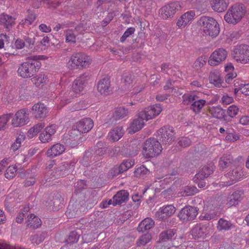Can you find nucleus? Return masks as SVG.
<instances>
[{"label": "nucleus", "mask_w": 249, "mask_h": 249, "mask_svg": "<svg viewBox=\"0 0 249 249\" xmlns=\"http://www.w3.org/2000/svg\"><path fill=\"white\" fill-rule=\"evenodd\" d=\"M203 34L212 37H216L219 33V27L217 21L213 18L201 17L199 19Z\"/></svg>", "instance_id": "2"}, {"label": "nucleus", "mask_w": 249, "mask_h": 249, "mask_svg": "<svg viewBox=\"0 0 249 249\" xmlns=\"http://www.w3.org/2000/svg\"><path fill=\"white\" fill-rule=\"evenodd\" d=\"M17 169L15 166H9L6 170L5 177L7 178L11 179L15 176Z\"/></svg>", "instance_id": "52"}, {"label": "nucleus", "mask_w": 249, "mask_h": 249, "mask_svg": "<svg viewBox=\"0 0 249 249\" xmlns=\"http://www.w3.org/2000/svg\"><path fill=\"white\" fill-rule=\"evenodd\" d=\"M162 108L160 104L151 105L139 113V116L145 120L152 119L160 114Z\"/></svg>", "instance_id": "12"}, {"label": "nucleus", "mask_w": 249, "mask_h": 249, "mask_svg": "<svg viewBox=\"0 0 249 249\" xmlns=\"http://www.w3.org/2000/svg\"><path fill=\"white\" fill-rule=\"evenodd\" d=\"M97 90L101 94L105 96L111 93L110 81L108 77H105L99 81L97 84Z\"/></svg>", "instance_id": "18"}, {"label": "nucleus", "mask_w": 249, "mask_h": 249, "mask_svg": "<svg viewBox=\"0 0 249 249\" xmlns=\"http://www.w3.org/2000/svg\"><path fill=\"white\" fill-rule=\"evenodd\" d=\"M45 126L44 123H40L35 124L31 127L28 131L29 137H33L34 136L36 135Z\"/></svg>", "instance_id": "43"}, {"label": "nucleus", "mask_w": 249, "mask_h": 249, "mask_svg": "<svg viewBox=\"0 0 249 249\" xmlns=\"http://www.w3.org/2000/svg\"><path fill=\"white\" fill-rule=\"evenodd\" d=\"M39 56L33 55L29 57V60L21 64L18 68V75L24 78L31 77L39 70L41 63L38 60Z\"/></svg>", "instance_id": "1"}, {"label": "nucleus", "mask_w": 249, "mask_h": 249, "mask_svg": "<svg viewBox=\"0 0 249 249\" xmlns=\"http://www.w3.org/2000/svg\"><path fill=\"white\" fill-rule=\"evenodd\" d=\"M226 133H227V135L226 137V139L227 140L231 142H234L239 138V137L238 136V135L230 133L229 129L226 130Z\"/></svg>", "instance_id": "62"}, {"label": "nucleus", "mask_w": 249, "mask_h": 249, "mask_svg": "<svg viewBox=\"0 0 249 249\" xmlns=\"http://www.w3.org/2000/svg\"><path fill=\"white\" fill-rule=\"evenodd\" d=\"M227 175L230 181L225 183L226 186H230L240 180L243 176L242 172L239 168L233 169L231 172H229Z\"/></svg>", "instance_id": "21"}, {"label": "nucleus", "mask_w": 249, "mask_h": 249, "mask_svg": "<svg viewBox=\"0 0 249 249\" xmlns=\"http://www.w3.org/2000/svg\"><path fill=\"white\" fill-rule=\"evenodd\" d=\"M128 114V110L124 107L117 108L113 114V119L115 120L123 119Z\"/></svg>", "instance_id": "42"}, {"label": "nucleus", "mask_w": 249, "mask_h": 249, "mask_svg": "<svg viewBox=\"0 0 249 249\" xmlns=\"http://www.w3.org/2000/svg\"><path fill=\"white\" fill-rule=\"evenodd\" d=\"M93 126V122L90 118H84L72 126V129L70 131L69 135L71 138H74L75 136H77L81 133H87Z\"/></svg>", "instance_id": "6"}, {"label": "nucleus", "mask_w": 249, "mask_h": 249, "mask_svg": "<svg viewBox=\"0 0 249 249\" xmlns=\"http://www.w3.org/2000/svg\"><path fill=\"white\" fill-rule=\"evenodd\" d=\"M93 152V156L95 158H98L102 156L106 152L105 147H99L98 146H95L93 149H90Z\"/></svg>", "instance_id": "48"}, {"label": "nucleus", "mask_w": 249, "mask_h": 249, "mask_svg": "<svg viewBox=\"0 0 249 249\" xmlns=\"http://www.w3.org/2000/svg\"><path fill=\"white\" fill-rule=\"evenodd\" d=\"M162 151L160 143L155 138H149L144 142L142 154L146 158H152L159 155Z\"/></svg>", "instance_id": "4"}, {"label": "nucleus", "mask_w": 249, "mask_h": 249, "mask_svg": "<svg viewBox=\"0 0 249 249\" xmlns=\"http://www.w3.org/2000/svg\"><path fill=\"white\" fill-rule=\"evenodd\" d=\"M233 158L230 155H224L219 161V166L222 170L229 167L233 162Z\"/></svg>", "instance_id": "37"}, {"label": "nucleus", "mask_w": 249, "mask_h": 249, "mask_svg": "<svg viewBox=\"0 0 249 249\" xmlns=\"http://www.w3.org/2000/svg\"><path fill=\"white\" fill-rule=\"evenodd\" d=\"M213 172V168L212 166H204L200 171L196 174L193 180L195 182H197L199 180H203L207 178L209 175Z\"/></svg>", "instance_id": "22"}, {"label": "nucleus", "mask_w": 249, "mask_h": 249, "mask_svg": "<svg viewBox=\"0 0 249 249\" xmlns=\"http://www.w3.org/2000/svg\"><path fill=\"white\" fill-rule=\"evenodd\" d=\"M239 112V108L235 106H230L227 109V114L231 118L235 116Z\"/></svg>", "instance_id": "53"}, {"label": "nucleus", "mask_w": 249, "mask_h": 249, "mask_svg": "<svg viewBox=\"0 0 249 249\" xmlns=\"http://www.w3.org/2000/svg\"><path fill=\"white\" fill-rule=\"evenodd\" d=\"M77 204L74 206L73 204H70L66 212L67 216L69 218L79 217L80 216L81 211L77 206Z\"/></svg>", "instance_id": "29"}, {"label": "nucleus", "mask_w": 249, "mask_h": 249, "mask_svg": "<svg viewBox=\"0 0 249 249\" xmlns=\"http://www.w3.org/2000/svg\"><path fill=\"white\" fill-rule=\"evenodd\" d=\"M206 233V227L200 224L196 225L192 230V235L195 239L203 236Z\"/></svg>", "instance_id": "32"}, {"label": "nucleus", "mask_w": 249, "mask_h": 249, "mask_svg": "<svg viewBox=\"0 0 249 249\" xmlns=\"http://www.w3.org/2000/svg\"><path fill=\"white\" fill-rule=\"evenodd\" d=\"M206 61L205 57H200L196 60L193 66L196 69L198 70L202 68L206 64Z\"/></svg>", "instance_id": "54"}, {"label": "nucleus", "mask_w": 249, "mask_h": 249, "mask_svg": "<svg viewBox=\"0 0 249 249\" xmlns=\"http://www.w3.org/2000/svg\"><path fill=\"white\" fill-rule=\"evenodd\" d=\"M178 144L182 147H186L190 145L191 140L187 137H182L179 139Z\"/></svg>", "instance_id": "58"}, {"label": "nucleus", "mask_w": 249, "mask_h": 249, "mask_svg": "<svg viewBox=\"0 0 249 249\" xmlns=\"http://www.w3.org/2000/svg\"><path fill=\"white\" fill-rule=\"evenodd\" d=\"M211 115L219 120H226L227 117L225 116V110L220 107H213L209 109V111Z\"/></svg>", "instance_id": "26"}, {"label": "nucleus", "mask_w": 249, "mask_h": 249, "mask_svg": "<svg viewBox=\"0 0 249 249\" xmlns=\"http://www.w3.org/2000/svg\"><path fill=\"white\" fill-rule=\"evenodd\" d=\"M175 212V207L172 205H169L160 208L156 213V215L159 218H163L165 216H171Z\"/></svg>", "instance_id": "23"}, {"label": "nucleus", "mask_w": 249, "mask_h": 249, "mask_svg": "<svg viewBox=\"0 0 249 249\" xmlns=\"http://www.w3.org/2000/svg\"><path fill=\"white\" fill-rule=\"evenodd\" d=\"M79 236L78 235L76 231H72L70 232L67 240V242L68 243L76 242L79 239Z\"/></svg>", "instance_id": "57"}, {"label": "nucleus", "mask_w": 249, "mask_h": 249, "mask_svg": "<svg viewBox=\"0 0 249 249\" xmlns=\"http://www.w3.org/2000/svg\"><path fill=\"white\" fill-rule=\"evenodd\" d=\"M98 160V158H95L93 155V152L90 149L86 151L82 160V164L85 166L90 165L91 163L95 162Z\"/></svg>", "instance_id": "33"}, {"label": "nucleus", "mask_w": 249, "mask_h": 249, "mask_svg": "<svg viewBox=\"0 0 249 249\" xmlns=\"http://www.w3.org/2000/svg\"><path fill=\"white\" fill-rule=\"evenodd\" d=\"M124 130L122 126H116L108 133V137L113 141H118L124 135Z\"/></svg>", "instance_id": "31"}, {"label": "nucleus", "mask_w": 249, "mask_h": 249, "mask_svg": "<svg viewBox=\"0 0 249 249\" xmlns=\"http://www.w3.org/2000/svg\"><path fill=\"white\" fill-rule=\"evenodd\" d=\"M234 227L231 221L225 219L221 218L218 221L217 229L218 231H229Z\"/></svg>", "instance_id": "36"}, {"label": "nucleus", "mask_w": 249, "mask_h": 249, "mask_svg": "<svg viewBox=\"0 0 249 249\" xmlns=\"http://www.w3.org/2000/svg\"><path fill=\"white\" fill-rule=\"evenodd\" d=\"M129 194L125 190H121L117 193V194L113 197V206L117 205H121L122 203L125 202L128 198Z\"/></svg>", "instance_id": "24"}, {"label": "nucleus", "mask_w": 249, "mask_h": 249, "mask_svg": "<svg viewBox=\"0 0 249 249\" xmlns=\"http://www.w3.org/2000/svg\"><path fill=\"white\" fill-rule=\"evenodd\" d=\"M125 164L123 162L119 166L115 167L113 170L114 171V174L115 175H118L123 173L124 172L127 170Z\"/></svg>", "instance_id": "61"}, {"label": "nucleus", "mask_w": 249, "mask_h": 249, "mask_svg": "<svg viewBox=\"0 0 249 249\" xmlns=\"http://www.w3.org/2000/svg\"><path fill=\"white\" fill-rule=\"evenodd\" d=\"M33 114L36 119H44L48 113V110L45 106L42 103H37L32 107Z\"/></svg>", "instance_id": "19"}, {"label": "nucleus", "mask_w": 249, "mask_h": 249, "mask_svg": "<svg viewBox=\"0 0 249 249\" xmlns=\"http://www.w3.org/2000/svg\"><path fill=\"white\" fill-rule=\"evenodd\" d=\"M209 79L210 83L214 84L216 87H220L222 83V79L220 75L217 71L211 72L210 73Z\"/></svg>", "instance_id": "38"}, {"label": "nucleus", "mask_w": 249, "mask_h": 249, "mask_svg": "<svg viewBox=\"0 0 249 249\" xmlns=\"http://www.w3.org/2000/svg\"><path fill=\"white\" fill-rule=\"evenodd\" d=\"M89 79V74L86 73L83 74L77 77L73 82L72 92L75 95L79 94L83 90Z\"/></svg>", "instance_id": "14"}, {"label": "nucleus", "mask_w": 249, "mask_h": 249, "mask_svg": "<svg viewBox=\"0 0 249 249\" xmlns=\"http://www.w3.org/2000/svg\"><path fill=\"white\" fill-rule=\"evenodd\" d=\"M198 210L196 207L186 206L179 212L178 216L180 220L187 222L194 220L198 214Z\"/></svg>", "instance_id": "11"}, {"label": "nucleus", "mask_w": 249, "mask_h": 249, "mask_svg": "<svg viewBox=\"0 0 249 249\" xmlns=\"http://www.w3.org/2000/svg\"><path fill=\"white\" fill-rule=\"evenodd\" d=\"M198 192L197 188L194 186H186L181 192L183 196H190L196 194Z\"/></svg>", "instance_id": "45"}, {"label": "nucleus", "mask_w": 249, "mask_h": 249, "mask_svg": "<svg viewBox=\"0 0 249 249\" xmlns=\"http://www.w3.org/2000/svg\"><path fill=\"white\" fill-rule=\"evenodd\" d=\"M12 116V113H9L0 117V130L3 129L4 128L7 122Z\"/></svg>", "instance_id": "51"}, {"label": "nucleus", "mask_w": 249, "mask_h": 249, "mask_svg": "<svg viewBox=\"0 0 249 249\" xmlns=\"http://www.w3.org/2000/svg\"><path fill=\"white\" fill-rule=\"evenodd\" d=\"M74 28L66 30L64 33L66 37V42L75 43L76 41V37L79 34H83L87 29V23L82 22L78 24L75 23Z\"/></svg>", "instance_id": "8"}, {"label": "nucleus", "mask_w": 249, "mask_h": 249, "mask_svg": "<svg viewBox=\"0 0 249 249\" xmlns=\"http://www.w3.org/2000/svg\"><path fill=\"white\" fill-rule=\"evenodd\" d=\"M25 136L23 133H20L16 138L15 142L12 144L11 146V150L13 151H15L18 149L21 146V142L24 141Z\"/></svg>", "instance_id": "44"}, {"label": "nucleus", "mask_w": 249, "mask_h": 249, "mask_svg": "<svg viewBox=\"0 0 249 249\" xmlns=\"http://www.w3.org/2000/svg\"><path fill=\"white\" fill-rule=\"evenodd\" d=\"M182 8V4L179 1H172L162 7L159 11L160 17L163 19L172 18L176 13Z\"/></svg>", "instance_id": "7"}, {"label": "nucleus", "mask_w": 249, "mask_h": 249, "mask_svg": "<svg viewBox=\"0 0 249 249\" xmlns=\"http://www.w3.org/2000/svg\"><path fill=\"white\" fill-rule=\"evenodd\" d=\"M240 91L243 94L246 95H249V84H241Z\"/></svg>", "instance_id": "64"}, {"label": "nucleus", "mask_w": 249, "mask_h": 249, "mask_svg": "<svg viewBox=\"0 0 249 249\" xmlns=\"http://www.w3.org/2000/svg\"><path fill=\"white\" fill-rule=\"evenodd\" d=\"M57 126L52 124L46 127L45 130L40 133L39 138L43 143L48 142L52 140V136L56 132Z\"/></svg>", "instance_id": "16"}, {"label": "nucleus", "mask_w": 249, "mask_h": 249, "mask_svg": "<svg viewBox=\"0 0 249 249\" xmlns=\"http://www.w3.org/2000/svg\"><path fill=\"white\" fill-rule=\"evenodd\" d=\"M232 56L237 62L246 64L249 62V46L247 45L237 46L233 50Z\"/></svg>", "instance_id": "9"}, {"label": "nucleus", "mask_w": 249, "mask_h": 249, "mask_svg": "<svg viewBox=\"0 0 249 249\" xmlns=\"http://www.w3.org/2000/svg\"><path fill=\"white\" fill-rule=\"evenodd\" d=\"M206 101L200 99L198 96L191 106V108L195 112H199L206 104Z\"/></svg>", "instance_id": "39"}, {"label": "nucleus", "mask_w": 249, "mask_h": 249, "mask_svg": "<svg viewBox=\"0 0 249 249\" xmlns=\"http://www.w3.org/2000/svg\"><path fill=\"white\" fill-rule=\"evenodd\" d=\"M246 12V8L243 4H235L229 9L224 19L229 23L235 24L241 20Z\"/></svg>", "instance_id": "3"}, {"label": "nucleus", "mask_w": 249, "mask_h": 249, "mask_svg": "<svg viewBox=\"0 0 249 249\" xmlns=\"http://www.w3.org/2000/svg\"><path fill=\"white\" fill-rule=\"evenodd\" d=\"M151 239V235L149 233H146L141 236L137 242L138 246H144L148 243Z\"/></svg>", "instance_id": "50"}, {"label": "nucleus", "mask_w": 249, "mask_h": 249, "mask_svg": "<svg viewBox=\"0 0 249 249\" xmlns=\"http://www.w3.org/2000/svg\"><path fill=\"white\" fill-rule=\"evenodd\" d=\"M227 54V51L222 48L215 50L209 57V64L213 66L218 65L226 59Z\"/></svg>", "instance_id": "13"}, {"label": "nucleus", "mask_w": 249, "mask_h": 249, "mask_svg": "<svg viewBox=\"0 0 249 249\" xmlns=\"http://www.w3.org/2000/svg\"><path fill=\"white\" fill-rule=\"evenodd\" d=\"M71 169V165L67 162L62 163L58 167L56 168L55 174L56 177H63L66 175Z\"/></svg>", "instance_id": "35"}, {"label": "nucleus", "mask_w": 249, "mask_h": 249, "mask_svg": "<svg viewBox=\"0 0 249 249\" xmlns=\"http://www.w3.org/2000/svg\"><path fill=\"white\" fill-rule=\"evenodd\" d=\"M176 233V230L170 229L162 231L160 234V240L161 242H167L171 240Z\"/></svg>", "instance_id": "34"}, {"label": "nucleus", "mask_w": 249, "mask_h": 249, "mask_svg": "<svg viewBox=\"0 0 249 249\" xmlns=\"http://www.w3.org/2000/svg\"><path fill=\"white\" fill-rule=\"evenodd\" d=\"M23 40L25 41V47L28 48H32L35 43L34 38H30L29 36H24Z\"/></svg>", "instance_id": "60"}, {"label": "nucleus", "mask_w": 249, "mask_h": 249, "mask_svg": "<svg viewBox=\"0 0 249 249\" xmlns=\"http://www.w3.org/2000/svg\"><path fill=\"white\" fill-rule=\"evenodd\" d=\"M150 173L149 171L144 166L142 165L136 169L134 172L135 176L138 178H144Z\"/></svg>", "instance_id": "46"}, {"label": "nucleus", "mask_w": 249, "mask_h": 249, "mask_svg": "<svg viewBox=\"0 0 249 249\" xmlns=\"http://www.w3.org/2000/svg\"><path fill=\"white\" fill-rule=\"evenodd\" d=\"M65 150V147L64 145L56 143L54 144L50 149H49L46 154L48 157H54L62 154Z\"/></svg>", "instance_id": "25"}, {"label": "nucleus", "mask_w": 249, "mask_h": 249, "mask_svg": "<svg viewBox=\"0 0 249 249\" xmlns=\"http://www.w3.org/2000/svg\"><path fill=\"white\" fill-rule=\"evenodd\" d=\"M197 96V95L194 93L191 94H184L182 96L183 103L184 105H191V106H192V103L195 101L196 98Z\"/></svg>", "instance_id": "47"}, {"label": "nucleus", "mask_w": 249, "mask_h": 249, "mask_svg": "<svg viewBox=\"0 0 249 249\" xmlns=\"http://www.w3.org/2000/svg\"><path fill=\"white\" fill-rule=\"evenodd\" d=\"M157 136L164 144H170L174 140V131L172 127L166 125L160 128L157 132Z\"/></svg>", "instance_id": "10"}, {"label": "nucleus", "mask_w": 249, "mask_h": 249, "mask_svg": "<svg viewBox=\"0 0 249 249\" xmlns=\"http://www.w3.org/2000/svg\"><path fill=\"white\" fill-rule=\"evenodd\" d=\"M9 42V37L3 34L0 35V49L4 48V44H8Z\"/></svg>", "instance_id": "59"}, {"label": "nucleus", "mask_w": 249, "mask_h": 249, "mask_svg": "<svg viewBox=\"0 0 249 249\" xmlns=\"http://www.w3.org/2000/svg\"><path fill=\"white\" fill-rule=\"evenodd\" d=\"M133 75L129 72H126L123 74L122 78V82L124 84L125 86H129L133 82Z\"/></svg>", "instance_id": "49"}, {"label": "nucleus", "mask_w": 249, "mask_h": 249, "mask_svg": "<svg viewBox=\"0 0 249 249\" xmlns=\"http://www.w3.org/2000/svg\"><path fill=\"white\" fill-rule=\"evenodd\" d=\"M135 29L134 28L130 27L128 28L124 33L123 35L120 38V41L121 42H124L126 39L129 37L130 35L134 34Z\"/></svg>", "instance_id": "55"}, {"label": "nucleus", "mask_w": 249, "mask_h": 249, "mask_svg": "<svg viewBox=\"0 0 249 249\" xmlns=\"http://www.w3.org/2000/svg\"><path fill=\"white\" fill-rule=\"evenodd\" d=\"M144 119L142 118L138 114V118L134 119L130 124V131L133 133L140 130L144 126Z\"/></svg>", "instance_id": "27"}, {"label": "nucleus", "mask_w": 249, "mask_h": 249, "mask_svg": "<svg viewBox=\"0 0 249 249\" xmlns=\"http://www.w3.org/2000/svg\"><path fill=\"white\" fill-rule=\"evenodd\" d=\"M195 16V12L193 11H190L183 14L181 17L182 18H183L185 21H186V23L188 24L189 22L194 18Z\"/></svg>", "instance_id": "56"}, {"label": "nucleus", "mask_w": 249, "mask_h": 249, "mask_svg": "<svg viewBox=\"0 0 249 249\" xmlns=\"http://www.w3.org/2000/svg\"><path fill=\"white\" fill-rule=\"evenodd\" d=\"M86 186L85 181L84 180H80L77 182L75 193L76 194L80 193Z\"/></svg>", "instance_id": "63"}, {"label": "nucleus", "mask_w": 249, "mask_h": 249, "mask_svg": "<svg viewBox=\"0 0 249 249\" xmlns=\"http://www.w3.org/2000/svg\"><path fill=\"white\" fill-rule=\"evenodd\" d=\"M244 197V192L242 191H236L230 195L227 199V205L231 207L237 205Z\"/></svg>", "instance_id": "17"}, {"label": "nucleus", "mask_w": 249, "mask_h": 249, "mask_svg": "<svg viewBox=\"0 0 249 249\" xmlns=\"http://www.w3.org/2000/svg\"><path fill=\"white\" fill-rule=\"evenodd\" d=\"M212 9L216 12L220 13L225 11L228 6V0H210Z\"/></svg>", "instance_id": "20"}, {"label": "nucleus", "mask_w": 249, "mask_h": 249, "mask_svg": "<svg viewBox=\"0 0 249 249\" xmlns=\"http://www.w3.org/2000/svg\"><path fill=\"white\" fill-rule=\"evenodd\" d=\"M27 221L26 223L28 226L33 228H37L41 224V220L37 217L34 214H30V216H27Z\"/></svg>", "instance_id": "40"}, {"label": "nucleus", "mask_w": 249, "mask_h": 249, "mask_svg": "<svg viewBox=\"0 0 249 249\" xmlns=\"http://www.w3.org/2000/svg\"><path fill=\"white\" fill-rule=\"evenodd\" d=\"M154 224L153 220L150 218H146L143 220L137 227V231L139 232H144L146 231L151 229Z\"/></svg>", "instance_id": "28"}, {"label": "nucleus", "mask_w": 249, "mask_h": 249, "mask_svg": "<svg viewBox=\"0 0 249 249\" xmlns=\"http://www.w3.org/2000/svg\"><path fill=\"white\" fill-rule=\"evenodd\" d=\"M28 122V114L25 109L18 111L15 117L12 121V124L14 127H20L27 124Z\"/></svg>", "instance_id": "15"}, {"label": "nucleus", "mask_w": 249, "mask_h": 249, "mask_svg": "<svg viewBox=\"0 0 249 249\" xmlns=\"http://www.w3.org/2000/svg\"><path fill=\"white\" fill-rule=\"evenodd\" d=\"M15 18L11 16L2 13L0 14V23L4 25L7 29L15 24Z\"/></svg>", "instance_id": "30"}, {"label": "nucleus", "mask_w": 249, "mask_h": 249, "mask_svg": "<svg viewBox=\"0 0 249 249\" xmlns=\"http://www.w3.org/2000/svg\"><path fill=\"white\" fill-rule=\"evenodd\" d=\"M31 80L33 83L37 87H39L41 85H43L46 84L48 80V78L44 74H39L32 78Z\"/></svg>", "instance_id": "41"}, {"label": "nucleus", "mask_w": 249, "mask_h": 249, "mask_svg": "<svg viewBox=\"0 0 249 249\" xmlns=\"http://www.w3.org/2000/svg\"><path fill=\"white\" fill-rule=\"evenodd\" d=\"M91 61V59L89 56L83 53H75L71 56L67 63V67L71 70L86 67L90 64Z\"/></svg>", "instance_id": "5"}]
</instances>
